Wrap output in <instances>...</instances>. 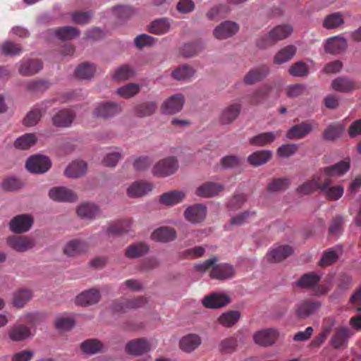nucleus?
I'll return each instance as SVG.
<instances>
[{"label": "nucleus", "instance_id": "obj_1", "mask_svg": "<svg viewBox=\"0 0 361 361\" xmlns=\"http://www.w3.org/2000/svg\"><path fill=\"white\" fill-rule=\"evenodd\" d=\"M293 32V28L289 25H278L272 28L267 35L261 37L257 42V46L265 49L276 42L286 39Z\"/></svg>", "mask_w": 361, "mask_h": 361}, {"label": "nucleus", "instance_id": "obj_2", "mask_svg": "<svg viewBox=\"0 0 361 361\" xmlns=\"http://www.w3.org/2000/svg\"><path fill=\"white\" fill-rule=\"evenodd\" d=\"M178 166L177 159L169 157L156 163L152 169V173L159 177H166L173 174L178 169Z\"/></svg>", "mask_w": 361, "mask_h": 361}, {"label": "nucleus", "instance_id": "obj_3", "mask_svg": "<svg viewBox=\"0 0 361 361\" xmlns=\"http://www.w3.org/2000/svg\"><path fill=\"white\" fill-rule=\"evenodd\" d=\"M51 166L50 159L42 154L31 156L25 163L26 169L32 173H44L50 169Z\"/></svg>", "mask_w": 361, "mask_h": 361}, {"label": "nucleus", "instance_id": "obj_4", "mask_svg": "<svg viewBox=\"0 0 361 361\" xmlns=\"http://www.w3.org/2000/svg\"><path fill=\"white\" fill-rule=\"evenodd\" d=\"M350 168V158H345L334 165L319 169L324 178L331 179L334 177H340L346 173Z\"/></svg>", "mask_w": 361, "mask_h": 361}, {"label": "nucleus", "instance_id": "obj_5", "mask_svg": "<svg viewBox=\"0 0 361 361\" xmlns=\"http://www.w3.org/2000/svg\"><path fill=\"white\" fill-rule=\"evenodd\" d=\"M8 245L18 252H26L34 247L35 243L32 238L26 235H11L7 238Z\"/></svg>", "mask_w": 361, "mask_h": 361}, {"label": "nucleus", "instance_id": "obj_6", "mask_svg": "<svg viewBox=\"0 0 361 361\" xmlns=\"http://www.w3.org/2000/svg\"><path fill=\"white\" fill-rule=\"evenodd\" d=\"M51 101H44L37 104L35 108L29 111L23 120V123L26 126H35L40 120L42 115L49 109Z\"/></svg>", "mask_w": 361, "mask_h": 361}, {"label": "nucleus", "instance_id": "obj_7", "mask_svg": "<svg viewBox=\"0 0 361 361\" xmlns=\"http://www.w3.org/2000/svg\"><path fill=\"white\" fill-rule=\"evenodd\" d=\"M239 30V25L232 21H224L216 26L214 30V36L219 40L231 37Z\"/></svg>", "mask_w": 361, "mask_h": 361}, {"label": "nucleus", "instance_id": "obj_8", "mask_svg": "<svg viewBox=\"0 0 361 361\" xmlns=\"http://www.w3.org/2000/svg\"><path fill=\"white\" fill-rule=\"evenodd\" d=\"M224 189L223 184L216 182H206L196 188L195 194L201 197L209 198L218 195Z\"/></svg>", "mask_w": 361, "mask_h": 361}, {"label": "nucleus", "instance_id": "obj_9", "mask_svg": "<svg viewBox=\"0 0 361 361\" xmlns=\"http://www.w3.org/2000/svg\"><path fill=\"white\" fill-rule=\"evenodd\" d=\"M332 180L324 178L321 187V192L329 200H339L344 193V188L341 185H331Z\"/></svg>", "mask_w": 361, "mask_h": 361}, {"label": "nucleus", "instance_id": "obj_10", "mask_svg": "<svg viewBox=\"0 0 361 361\" xmlns=\"http://www.w3.org/2000/svg\"><path fill=\"white\" fill-rule=\"evenodd\" d=\"M33 224V219L27 214L14 217L10 222V229L13 233H22L27 231Z\"/></svg>", "mask_w": 361, "mask_h": 361}, {"label": "nucleus", "instance_id": "obj_11", "mask_svg": "<svg viewBox=\"0 0 361 361\" xmlns=\"http://www.w3.org/2000/svg\"><path fill=\"white\" fill-rule=\"evenodd\" d=\"M234 274L233 267L227 263L214 265L210 271L211 278L220 281L230 279L234 276Z\"/></svg>", "mask_w": 361, "mask_h": 361}, {"label": "nucleus", "instance_id": "obj_12", "mask_svg": "<svg viewBox=\"0 0 361 361\" xmlns=\"http://www.w3.org/2000/svg\"><path fill=\"white\" fill-rule=\"evenodd\" d=\"M184 102V97L182 94H178L172 95L162 104V113L164 114H176L182 109Z\"/></svg>", "mask_w": 361, "mask_h": 361}, {"label": "nucleus", "instance_id": "obj_13", "mask_svg": "<svg viewBox=\"0 0 361 361\" xmlns=\"http://www.w3.org/2000/svg\"><path fill=\"white\" fill-rule=\"evenodd\" d=\"M347 40L341 36H334L327 39L324 45V50L331 54H339L347 48Z\"/></svg>", "mask_w": 361, "mask_h": 361}, {"label": "nucleus", "instance_id": "obj_14", "mask_svg": "<svg viewBox=\"0 0 361 361\" xmlns=\"http://www.w3.org/2000/svg\"><path fill=\"white\" fill-rule=\"evenodd\" d=\"M49 197L56 202H75L78 199L76 194L65 187H56L49 192Z\"/></svg>", "mask_w": 361, "mask_h": 361}, {"label": "nucleus", "instance_id": "obj_15", "mask_svg": "<svg viewBox=\"0 0 361 361\" xmlns=\"http://www.w3.org/2000/svg\"><path fill=\"white\" fill-rule=\"evenodd\" d=\"M230 301L228 295L222 293H213L203 298L202 304L207 308L216 309L226 305Z\"/></svg>", "mask_w": 361, "mask_h": 361}, {"label": "nucleus", "instance_id": "obj_16", "mask_svg": "<svg viewBox=\"0 0 361 361\" xmlns=\"http://www.w3.org/2000/svg\"><path fill=\"white\" fill-rule=\"evenodd\" d=\"M241 109L242 105L240 103L228 104L221 111L219 121L224 125L233 123L239 116Z\"/></svg>", "mask_w": 361, "mask_h": 361}, {"label": "nucleus", "instance_id": "obj_17", "mask_svg": "<svg viewBox=\"0 0 361 361\" xmlns=\"http://www.w3.org/2000/svg\"><path fill=\"white\" fill-rule=\"evenodd\" d=\"M121 111V107L118 104L115 102H103L95 108L94 115L96 117L107 118L118 114Z\"/></svg>", "mask_w": 361, "mask_h": 361}, {"label": "nucleus", "instance_id": "obj_18", "mask_svg": "<svg viewBox=\"0 0 361 361\" xmlns=\"http://www.w3.org/2000/svg\"><path fill=\"white\" fill-rule=\"evenodd\" d=\"M207 214V207L202 204H196L188 207L184 213L185 219L192 224L202 221Z\"/></svg>", "mask_w": 361, "mask_h": 361}, {"label": "nucleus", "instance_id": "obj_19", "mask_svg": "<svg viewBox=\"0 0 361 361\" xmlns=\"http://www.w3.org/2000/svg\"><path fill=\"white\" fill-rule=\"evenodd\" d=\"M353 335L348 326H341L336 329L332 336L330 343L334 348L338 349L347 345L348 338Z\"/></svg>", "mask_w": 361, "mask_h": 361}, {"label": "nucleus", "instance_id": "obj_20", "mask_svg": "<svg viewBox=\"0 0 361 361\" xmlns=\"http://www.w3.org/2000/svg\"><path fill=\"white\" fill-rule=\"evenodd\" d=\"M150 350L149 343L145 338H137L130 341L126 345V350L128 354L139 356L147 353Z\"/></svg>", "mask_w": 361, "mask_h": 361}, {"label": "nucleus", "instance_id": "obj_21", "mask_svg": "<svg viewBox=\"0 0 361 361\" xmlns=\"http://www.w3.org/2000/svg\"><path fill=\"white\" fill-rule=\"evenodd\" d=\"M152 184L148 182L135 181L127 188V195L131 198L142 197L152 191Z\"/></svg>", "mask_w": 361, "mask_h": 361}, {"label": "nucleus", "instance_id": "obj_22", "mask_svg": "<svg viewBox=\"0 0 361 361\" xmlns=\"http://www.w3.org/2000/svg\"><path fill=\"white\" fill-rule=\"evenodd\" d=\"M202 343L200 336L195 334H189L183 336L179 341V347L185 353H190Z\"/></svg>", "mask_w": 361, "mask_h": 361}, {"label": "nucleus", "instance_id": "obj_23", "mask_svg": "<svg viewBox=\"0 0 361 361\" xmlns=\"http://www.w3.org/2000/svg\"><path fill=\"white\" fill-rule=\"evenodd\" d=\"M43 68L42 63L38 59H26L21 61L19 65L18 72L25 76L37 74Z\"/></svg>", "mask_w": 361, "mask_h": 361}, {"label": "nucleus", "instance_id": "obj_24", "mask_svg": "<svg viewBox=\"0 0 361 361\" xmlns=\"http://www.w3.org/2000/svg\"><path fill=\"white\" fill-rule=\"evenodd\" d=\"M33 336L30 329L22 324L14 325L8 331V337L13 341H23Z\"/></svg>", "mask_w": 361, "mask_h": 361}, {"label": "nucleus", "instance_id": "obj_25", "mask_svg": "<svg viewBox=\"0 0 361 361\" xmlns=\"http://www.w3.org/2000/svg\"><path fill=\"white\" fill-rule=\"evenodd\" d=\"M75 118V114L69 109H62L53 117L52 122L57 127H69Z\"/></svg>", "mask_w": 361, "mask_h": 361}, {"label": "nucleus", "instance_id": "obj_26", "mask_svg": "<svg viewBox=\"0 0 361 361\" xmlns=\"http://www.w3.org/2000/svg\"><path fill=\"white\" fill-rule=\"evenodd\" d=\"M278 336V332L275 329H269L258 331L254 335L255 343L261 345H272Z\"/></svg>", "mask_w": 361, "mask_h": 361}, {"label": "nucleus", "instance_id": "obj_27", "mask_svg": "<svg viewBox=\"0 0 361 361\" xmlns=\"http://www.w3.org/2000/svg\"><path fill=\"white\" fill-rule=\"evenodd\" d=\"M312 131V126L310 123L302 122L293 126L286 134L289 140H299L307 136Z\"/></svg>", "mask_w": 361, "mask_h": 361}, {"label": "nucleus", "instance_id": "obj_28", "mask_svg": "<svg viewBox=\"0 0 361 361\" xmlns=\"http://www.w3.org/2000/svg\"><path fill=\"white\" fill-rule=\"evenodd\" d=\"M321 306L319 301L306 300L298 305L297 314L300 318H306L313 314Z\"/></svg>", "mask_w": 361, "mask_h": 361}, {"label": "nucleus", "instance_id": "obj_29", "mask_svg": "<svg viewBox=\"0 0 361 361\" xmlns=\"http://www.w3.org/2000/svg\"><path fill=\"white\" fill-rule=\"evenodd\" d=\"M99 299V291L96 289H90L78 295L76 298L75 302L78 305L87 306L98 302Z\"/></svg>", "mask_w": 361, "mask_h": 361}, {"label": "nucleus", "instance_id": "obj_30", "mask_svg": "<svg viewBox=\"0 0 361 361\" xmlns=\"http://www.w3.org/2000/svg\"><path fill=\"white\" fill-rule=\"evenodd\" d=\"M323 176L318 171L313 176V178L310 180H308L304 183L302 185L298 187V190L300 192L304 194H308L312 192L317 190H319L321 191V187L323 183Z\"/></svg>", "mask_w": 361, "mask_h": 361}, {"label": "nucleus", "instance_id": "obj_31", "mask_svg": "<svg viewBox=\"0 0 361 361\" xmlns=\"http://www.w3.org/2000/svg\"><path fill=\"white\" fill-rule=\"evenodd\" d=\"M87 169V164L83 161H75L65 169V176L68 178H76L83 176Z\"/></svg>", "mask_w": 361, "mask_h": 361}, {"label": "nucleus", "instance_id": "obj_32", "mask_svg": "<svg viewBox=\"0 0 361 361\" xmlns=\"http://www.w3.org/2000/svg\"><path fill=\"white\" fill-rule=\"evenodd\" d=\"M86 250L87 245L85 242L75 239L66 244L63 247V253L68 257H75L85 252Z\"/></svg>", "mask_w": 361, "mask_h": 361}, {"label": "nucleus", "instance_id": "obj_33", "mask_svg": "<svg viewBox=\"0 0 361 361\" xmlns=\"http://www.w3.org/2000/svg\"><path fill=\"white\" fill-rule=\"evenodd\" d=\"M269 73L267 66H260L251 69L244 77V82L247 85H252L264 79Z\"/></svg>", "mask_w": 361, "mask_h": 361}, {"label": "nucleus", "instance_id": "obj_34", "mask_svg": "<svg viewBox=\"0 0 361 361\" xmlns=\"http://www.w3.org/2000/svg\"><path fill=\"white\" fill-rule=\"evenodd\" d=\"M176 238V231L169 227H160L155 230L152 234L154 240L159 242H170Z\"/></svg>", "mask_w": 361, "mask_h": 361}, {"label": "nucleus", "instance_id": "obj_35", "mask_svg": "<svg viewBox=\"0 0 361 361\" xmlns=\"http://www.w3.org/2000/svg\"><path fill=\"white\" fill-rule=\"evenodd\" d=\"M171 22L168 18H162L154 20L149 26V31L151 33L162 35L169 32Z\"/></svg>", "mask_w": 361, "mask_h": 361}, {"label": "nucleus", "instance_id": "obj_36", "mask_svg": "<svg viewBox=\"0 0 361 361\" xmlns=\"http://www.w3.org/2000/svg\"><path fill=\"white\" fill-rule=\"evenodd\" d=\"M272 154V152L269 149L259 150L249 155L247 161L254 166H261L271 159Z\"/></svg>", "mask_w": 361, "mask_h": 361}, {"label": "nucleus", "instance_id": "obj_37", "mask_svg": "<svg viewBox=\"0 0 361 361\" xmlns=\"http://www.w3.org/2000/svg\"><path fill=\"white\" fill-rule=\"evenodd\" d=\"M185 197L184 192L173 190L162 194L159 197V202L163 204L172 206L181 202Z\"/></svg>", "mask_w": 361, "mask_h": 361}, {"label": "nucleus", "instance_id": "obj_38", "mask_svg": "<svg viewBox=\"0 0 361 361\" xmlns=\"http://www.w3.org/2000/svg\"><path fill=\"white\" fill-rule=\"evenodd\" d=\"M276 138V134L274 132H266L259 133L255 136L249 138V142L251 145L257 147H263L272 143Z\"/></svg>", "mask_w": 361, "mask_h": 361}, {"label": "nucleus", "instance_id": "obj_39", "mask_svg": "<svg viewBox=\"0 0 361 361\" xmlns=\"http://www.w3.org/2000/svg\"><path fill=\"white\" fill-rule=\"evenodd\" d=\"M293 252L289 245H280L269 252V259L273 262H279L291 255Z\"/></svg>", "mask_w": 361, "mask_h": 361}, {"label": "nucleus", "instance_id": "obj_40", "mask_svg": "<svg viewBox=\"0 0 361 361\" xmlns=\"http://www.w3.org/2000/svg\"><path fill=\"white\" fill-rule=\"evenodd\" d=\"M37 137L33 133H25L15 140L13 146L16 149L20 150H26L35 145Z\"/></svg>", "mask_w": 361, "mask_h": 361}, {"label": "nucleus", "instance_id": "obj_41", "mask_svg": "<svg viewBox=\"0 0 361 361\" xmlns=\"http://www.w3.org/2000/svg\"><path fill=\"white\" fill-rule=\"evenodd\" d=\"M157 109V104L154 101L146 102L137 105L134 109V114L140 118L152 115Z\"/></svg>", "mask_w": 361, "mask_h": 361}, {"label": "nucleus", "instance_id": "obj_42", "mask_svg": "<svg viewBox=\"0 0 361 361\" xmlns=\"http://www.w3.org/2000/svg\"><path fill=\"white\" fill-rule=\"evenodd\" d=\"M320 280V276L314 272H311L302 275L300 279L295 282V284L302 288L310 289L317 285Z\"/></svg>", "mask_w": 361, "mask_h": 361}, {"label": "nucleus", "instance_id": "obj_43", "mask_svg": "<svg viewBox=\"0 0 361 361\" xmlns=\"http://www.w3.org/2000/svg\"><path fill=\"white\" fill-rule=\"evenodd\" d=\"M132 222L130 220H121L111 224L108 227L106 233L112 235H121L128 233L130 230Z\"/></svg>", "mask_w": 361, "mask_h": 361}, {"label": "nucleus", "instance_id": "obj_44", "mask_svg": "<svg viewBox=\"0 0 361 361\" xmlns=\"http://www.w3.org/2000/svg\"><path fill=\"white\" fill-rule=\"evenodd\" d=\"M55 36L61 40H71L80 35L78 28L71 26H65L54 30Z\"/></svg>", "mask_w": 361, "mask_h": 361}, {"label": "nucleus", "instance_id": "obj_45", "mask_svg": "<svg viewBox=\"0 0 361 361\" xmlns=\"http://www.w3.org/2000/svg\"><path fill=\"white\" fill-rule=\"evenodd\" d=\"M296 53V47L293 45H288L281 49L274 56V63L283 64L290 61Z\"/></svg>", "mask_w": 361, "mask_h": 361}, {"label": "nucleus", "instance_id": "obj_46", "mask_svg": "<svg viewBox=\"0 0 361 361\" xmlns=\"http://www.w3.org/2000/svg\"><path fill=\"white\" fill-rule=\"evenodd\" d=\"M78 214L82 219H92L99 212V208L94 204L84 203L78 208Z\"/></svg>", "mask_w": 361, "mask_h": 361}, {"label": "nucleus", "instance_id": "obj_47", "mask_svg": "<svg viewBox=\"0 0 361 361\" xmlns=\"http://www.w3.org/2000/svg\"><path fill=\"white\" fill-rule=\"evenodd\" d=\"M332 88L337 92H349L354 88V82L347 78H337L334 79L331 84Z\"/></svg>", "mask_w": 361, "mask_h": 361}, {"label": "nucleus", "instance_id": "obj_48", "mask_svg": "<svg viewBox=\"0 0 361 361\" xmlns=\"http://www.w3.org/2000/svg\"><path fill=\"white\" fill-rule=\"evenodd\" d=\"M148 250L149 247L145 243H137L126 249V255L129 258H137L144 255Z\"/></svg>", "mask_w": 361, "mask_h": 361}, {"label": "nucleus", "instance_id": "obj_49", "mask_svg": "<svg viewBox=\"0 0 361 361\" xmlns=\"http://www.w3.org/2000/svg\"><path fill=\"white\" fill-rule=\"evenodd\" d=\"M95 72V67L93 64L85 63L79 65L75 71V75L80 79L88 80L93 77Z\"/></svg>", "mask_w": 361, "mask_h": 361}, {"label": "nucleus", "instance_id": "obj_50", "mask_svg": "<svg viewBox=\"0 0 361 361\" xmlns=\"http://www.w3.org/2000/svg\"><path fill=\"white\" fill-rule=\"evenodd\" d=\"M32 298V293L27 289H20L13 294V304L15 307H23Z\"/></svg>", "mask_w": 361, "mask_h": 361}, {"label": "nucleus", "instance_id": "obj_51", "mask_svg": "<svg viewBox=\"0 0 361 361\" xmlns=\"http://www.w3.org/2000/svg\"><path fill=\"white\" fill-rule=\"evenodd\" d=\"M344 128L341 124L329 125L324 131L323 139L325 140H334L341 137Z\"/></svg>", "mask_w": 361, "mask_h": 361}, {"label": "nucleus", "instance_id": "obj_52", "mask_svg": "<svg viewBox=\"0 0 361 361\" xmlns=\"http://www.w3.org/2000/svg\"><path fill=\"white\" fill-rule=\"evenodd\" d=\"M195 73L193 68L188 65H183L174 70L171 75L177 80H188L190 79Z\"/></svg>", "mask_w": 361, "mask_h": 361}, {"label": "nucleus", "instance_id": "obj_53", "mask_svg": "<svg viewBox=\"0 0 361 361\" xmlns=\"http://www.w3.org/2000/svg\"><path fill=\"white\" fill-rule=\"evenodd\" d=\"M240 316V314L238 311H228L223 313L218 320L222 326L231 327L239 320Z\"/></svg>", "mask_w": 361, "mask_h": 361}, {"label": "nucleus", "instance_id": "obj_54", "mask_svg": "<svg viewBox=\"0 0 361 361\" xmlns=\"http://www.w3.org/2000/svg\"><path fill=\"white\" fill-rule=\"evenodd\" d=\"M103 344L96 339H88L81 344L82 350L89 355L96 354L102 350Z\"/></svg>", "mask_w": 361, "mask_h": 361}, {"label": "nucleus", "instance_id": "obj_55", "mask_svg": "<svg viewBox=\"0 0 361 361\" xmlns=\"http://www.w3.org/2000/svg\"><path fill=\"white\" fill-rule=\"evenodd\" d=\"M344 23L343 18L341 13H334L326 17L323 25L326 29H335Z\"/></svg>", "mask_w": 361, "mask_h": 361}, {"label": "nucleus", "instance_id": "obj_56", "mask_svg": "<svg viewBox=\"0 0 361 361\" xmlns=\"http://www.w3.org/2000/svg\"><path fill=\"white\" fill-rule=\"evenodd\" d=\"M135 75L133 68L128 65H123L116 69L113 79L118 81L126 80L131 78Z\"/></svg>", "mask_w": 361, "mask_h": 361}, {"label": "nucleus", "instance_id": "obj_57", "mask_svg": "<svg viewBox=\"0 0 361 361\" xmlns=\"http://www.w3.org/2000/svg\"><path fill=\"white\" fill-rule=\"evenodd\" d=\"M259 89L266 102L276 101L279 97V89L276 84L264 85Z\"/></svg>", "mask_w": 361, "mask_h": 361}, {"label": "nucleus", "instance_id": "obj_58", "mask_svg": "<svg viewBox=\"0 0 361 361\" xmlns=\"http://www.w3.org/2000/svg\"><path fill=\"white\" fill-rule=\"evenodd\" d=\"M140 91V85L135 83H129L117 89L116 92L122 97L129 98L137 94Z\"/></svg>", "mask_w": 361, "mask_h": 361}, {"label": "nucleus", "instance_id": "obj_59", "mask_svg": "<svg viewBox=\"0 0 361 361\" xmlns=\"http://www.w3.org/2000/svg\"><path fill=\"white\" fill-rule=\"evenodd\" d=\"M289 73L294 77H304L309 73L307 64L303 61H299L293 64L289 68Z\"/></svg>", "mask_w": 361, "mask_h": 361}, {"label": "nucleus", "instance_id": "obj_60", "mask_svg": "<svg viewBox=\"0 0 361 361\" xmlns=\"http://www.w3.org/2000/svg\"><path fill=\"white\" fill-rule=\"evenodd\" d=\"M338 258V252L334 248H329L323 253L319 264L323 267L329 266L334 263Z\"/></svg>", "mask_w": 361, "mask_h": 361}, {"label": "nucleus", "instance_id": "obj_61", "mask_svg": "<svg viewBox=\"0 0 361 361\" xmlns=\"http://www.w3.org/2000/svg\"><path fill=\"white\" fill-rule=\"evenodd\" d=\"M202 47L200 44H185L180 49V54L185 58L193 57L197 55Z\"/></svg>", "mask_w": 361, "mask_h": 361}, {"label": "nucleus", "instance_id": "obj_62", "mask_svg": "<svg viewBox=\"0 0 361 361\" xmlns=\"http://www.w3.org/2000/svg\"><path fill=\"white\" fill-rule=\"evenodd\" d=\"M290 184L289 179L286 178H278L268 185L267 190L271 192H280L286 190Z\"/></svg>", "mask_w": 361, "mask_h": 361}, {"label": "nucleus", "instance_id": "obj_63", "mask_svg": "<svg viewBox=\"0 0 361 361\" xmlns=\"http://www.w3.org/2000/svg\"><path fill=\"white\" fill-rule=\"evenodd\" d=\"M157 42V39L147 34H141L134 39V43L138 48L152 46Z\"/></svg>", "mask_w": 361, "mask_h": 361}, {"label": "nucleus", "instance_id": "obj_64", "mask_svg": "<svg viewBox=\"0 0 361 361\" xmlns=\"http://www.w3.org/2000/svg\"><path fill=\"white\" fill-rule=\"evenodd\" d=\"M122 154L120 151H111L106 153L102 162L103 164L108 167H114L118 161L121 159Z\"/></svg>", "mask_w": 361, "mask_h": 361}]
</instances>
